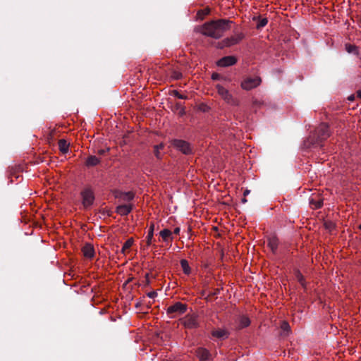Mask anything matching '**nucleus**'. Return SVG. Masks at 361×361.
I'll list each match as a JSON object with an SVG mask.
<instances>
[{"label":"nucleus","instance_id":"46","mask_svg":"<svg viewBox=\"0 0 361 361\" xmlns=\"http://www.w3.org/2000/svg\"><path fill=\"white\" fill-rule=\"evenodd\" d=\"M242 202H244V203L247 202V200H246V198H245V196H244V197L242 199Z\"/></svg>","mask_w":361,"mask_h":361},{"label":"nucleus","instance_id":"10","mask_svg":"<svg viewBox=\"0 0 361 361\" xmlns=\"http://www.w3.org/2000/svg\"><path fill=\"white\" fill-rule=\"evenodd\" d=\"M237 61V58L234 56H224L216 62V65L219 67H227L235 65Z\"/></svg>","mask_w":361,"mask_h":361},{"label":"nucleus","instance_id":"34","mask_svg":"<svg viewBox=\"0 0 361 361\" xmlns=\"http://www.w3.org/2000/svg\"><path fill=\"white\" fill-rule=\"evenodd\" d=\"M159 148H163V145H155L154 146V154L155 156L159 158Z\"/></svg>","mask_w":361,"mask_h":361},{"label":"nucleus","instance_id":"5","mask_svg":"<svg viewBox=\"0 0 361 361\" xmlns=\"http://www.w3.org/2000/svg\"><path fill=\"white\" fill-rule=\"evenodd\" d=\"M181 324L186 329H197L199 327L198 315L196 314H188L181 320Z\"/></svg>","mask_w":361,"mask_h":361},{"label":"nucleus","instance_id":"29","mask_svg":"<svg viewBox=\"0 0 361 361\" xmlns=\"http://www.w3.org/2000/svg\"><path fill=\"white\" fill-rule=\"evenodd\" d=\"M176 109L179 110L178 115L179 116H183L185 114V109L183 106L180 105V103L176 104Z\"/></svg>","mask_w":361,"mask_h":361},{"label":"nucleus","instance_id":"33","mask_svg":"<svg viewBox=\"0 0 361 361\" xmlns=\"http://www.w3.org/2000/svg\"><path fill=\"white\" fill-rule=\"evenodd\" d=\"M268 23V20L267 18H262L259 24L257 25V28L265 26Z\"/></svg>","mask_w":361,"mask_h":361},{"label":"nucleus","instance_id":"31","mask_svg":"<svg viewBox=\"0 0 361 361\" xmlns=\"http://www.w3.org/2000/svg\"><path fill=\"white\" fill-rule=\"evenodd\" d=\"M173 95L178 99H187V96L181 94L178 90H173Z\"/></svg>","mask_w":361,"mask_h":361},{"label":"nucleus","instance_id":"4","mask_svg":"<svg viewBox=\"0 0 361 361\" xmlns=\"http://www.w3.org/2000/svg\"><path fill=\"white\" fill-rule=\"evenodd\" d=\"M216 89L217 90L218 94L225 102L233 106H238L239 101L236 98H234L227 89L219 84L216 85Z\"/></svg>","mask_w":361,"mask_h":361},{"label":"nucleus","instance_id":"27","mask_svg":"<svg viewBox=\"0 0 361 361\" xmlns=\"http://www.w3.org/2000/svg\"><path fill=\"white\" fill-rule=\"evenodd\" d=\"M324 226L326 230L329 231H333L335 228V224L331 221H326L324 223Z\"/></svg>","mask_w":361,"mask_h":361},{"label":"nucleus","instance_id":"16","mask_svg":"<svg viewBox=\"0 0 361 361\" xmlns=\"http://www.w3.org/2000/svg\"><path fill=\"white\" fill-rule=\"evenodd\" d=\"M279 245V239L276 236L271 237L268 239V246L270 247L273 253H275Z\"/></svg>","mask_w":361,"mask_h":361},{"label":"nucleus","instance_id":"42","mask_svg":"<svg viewBox=\"0 0 361 361\" xmlns=\"http://www.w3.org/2000/svg\"><path fill=\"white\" fill-rule=\"evenodd\" d=\"M357 97L361 99V90L357 92Z\"/></svg>","mask_w":361,"mask_h":361},{"label":"nucleus","instance_id":"2","mask_svg":"<svg viewBox=\"0 0 361 361\" xmlns=\"http://www.w3.org/2000/svg\"><path fill=\"white\" fill-rule=\"evenodd\" d=\"M331 135L329 126L326 123H322L310 135L305 142V145L310 147L314 145H321Z\"/></svg>","mask_w":361,"mask_h":361},{"label":"nucleus","instance_id":"35","mask_svg":"<svg viewBox=\"0 0 361 361\" xmlns=\"http://www.w3.org/2000/svg\"><path fill=\"white\" fill-rule=\"evenodd\" d=\"M210 12L209 8H205L204 10H200L197 12V15L200 16V14H202L204 16L208 15Z\"/></svg>","mask_w":361,"mask_h":361},{"label":"nucleus","instance_id":"43","mask_svg":"<svg viewBox=\"0 0 361 361\" xmlns=\"http://www.w3.org/2000/svg\"><path fill=\"white\" fill-rule=\"evenodd\" d=\"M250 193V190H245L243 192V195L245 197L246 195H247L248 194Z\"/></svg>","mask_w":361,"mask_h":361},{"label":"nucleus","instance_id":"20","mask_svg":"<svg viewBox=\"0 0 361 361\" xmlns=\"http://www.w3.org/2000/svg\"><path fill=\"white\" fill-rule=\"evenodd\" d=\"M58 144L59 150L62 154H66L68 152L69 143L66 140H59Z\"/></svg>","mask_w":361,"mask_h":361},{"label":"nucleus","instance_id":"11","mask_svg":"<svg viewBox=\"0 0 361 361\" xmlns=\"http://www.w3.org/2000/svg\"><path fill=\"white\" fill-rule=\"evenodd\" d=\"M195 353L200 361H207L211 359V353L207 349L204 348H197L195 350Z\"/></svg>","mask_w":361,"mask_h":361},{"label":"nucleus","instance_id":"44","mask_svg":"<svg viewBox=\"0 0 361 361\" xmlns=\"http://www.w3.org/2000/svg\"><path fill=\"white\" fill-rule=\"evenodd\" d=\"M348 99L350 100V101H353L355 99V96L354 95H350L348 97Z\"/></svg>","mask_w":361,"mask_h":361},{"label":"nucleus","instance_id":"7","mask_svg":"<svg viewBox=\"0 0 361 361\" xmlns=\"http://www.w3.org/2000/svg\"><path fill=\"white\" fill-rule=\"evenodd\" d=\"M82 203L85 208L90 207L94 201V195L92 190L90 188L84 189L81 192Z\"/></svg>","mask_w":361,"mask_h":361},{"label":"nucleus","instance_id":"30","mask_svg":"<svg viewBox=\"0 0 361 361\" xmlns=\"http://www.w3.org/2000/svg\"><path fill=\"white\" fill-rule=\"evenodd\" d=\"M281 328L282 330H283L284 331H289L290 329V325L289 324L286 322V321H283L281 322Z\"/></svg>","mask_w":361,"mask_h":361},{"label":"nucleus","instance_id":"22","mask_svg":"<svg viewBox=\"0 0 361 361\" xmlns=\"http://www.w3.org/2000/svg\"><path fill=\"white\" fill-rule=\"evenodd\" d=\"M180 266H181V268H182L184 274H185L187 275L190 274L191 269H190L189 264L186 259L180 260Z\"/></svg>","mask_w":361,"mask_h":361},{"label":"nucleus","instance_id":"25","mask_svg":"<svg viewBox=\"0 0 361 361\" xmlns=\"http://www.w3.org/2000/svg\"><path fill=\"white\" fill-rule=\"evenodd\" d=\"M310 204L313 209H316L322 207L323 201L322 200H314L312 199L310 201Z\"/></svg>","mask_w":361,"mask_h":361},{"label":"nucleus","instance_id":"32","mask_svg":"<svg viewBox=\"0 0 361 361\" xmlns=\"http://www.w3.org/2000/svg\"><path fill=\"white\" fill-rule=\"evenodd\" d=\"M219 292V289L216 288L214 290V292H211L208 294V295L206 297V300H209L212 297L214 296L215 295H216Z\"/></svg>","mask_w":361,"mask_h":361},{"label":"nucleus","instance_id":"13","mask_svg":"<svg viewBox=\"0 0 361 361\" xmlns=\"http://www.w3.org/2000/svg\"><path fill=\"white\" fill-rule=\"evenodd\" d=\"M82 252L84 257H85L86 258L92 259L94 256V247L90 243H87L82 247Z\"/></svg>","mask_w":361,"mask_h":361},{"label":"nucleus","instance_id":"28","mask_svg":"<svg viewBox=\"0 0 361 361\" xmlns=\"http://www.w3.org/2000/svg\"><path fill=\"white\" fill-rule=\"evenodd\" d=\"M171 77L174 80H180V78H182L183 75L180 71H173L171 72Z\"/></svg>","mask_w":361,"mask_h":361},{"label":"nucleus","instance_id":"26","mask_svg":"<svg viewBox=\"0 0 361 361\" xmlns=\"http://www.w3.org/2000/svg\"><path fill=\"white\" fill-rule=\"evenodd\" d=\"M250 321L248 317H243L240 320V325L241 328L247 327L250 325Z\"/></svg>","mask_w":361,"mask_h":361},{"label":"nucleus","instance_id":"39","mask_svg":"<svg viewBox=\"0 0 361 361\" xmlns=\"http://www.w3.org/2000/svg\"><path fill=\"white\" fill-rule=\"evenodd\" d=\"M219 77V75L218 73H213L212 75V78L213 80H217Z\"/></svg>","mask_w":361,"mask_h":361},{"label":"nucleus","instance_id":"3","mask_svg":"<svg viewBox=\"0 0 361 361\" xmlns=\"http://www.w3.org/2000/svg\"><path fill=\"white\" fill-rule=\"evenodd\" d=\"M245 35L243 32H235L233 35L218 42L216 44V47L220 49L231 47L232 46L240 44L245 39Z\"/></svg>","mask_w":361,"mask_h":361},{"label":"nucleus","instance_id":"15","mask_svg":"<svg viewBox=\"0 0 361 361\" xmlns=\"http://www.w3.org/2000/svg\"><path fill=\"white\" fill-rule=\"evenodd\" d=\"M212 336L217 338H227L228 336V331L224 329H216L212 331Z\"/></svg>","mask_w":361,"mask_h":361},{"label":"nucleus","instance_id":"47","mask_svg":"<svg viewBox=\"0 0 361 361\" xmlns=\"http://www.w3.org/2000/svg\"><path fill=\"white\" fill-rule=\"evenodd\" d=\"M202 295H204V291L202 293Z\"/></svg>","mask_w":361,"mask_h":361},{"label":"nucleus","instance_id":"6","mask_svg":"<svg viewBox=\"0 0 361 361\" xmlns=\"http://www.w3.org/2000/svg\"><path fill=\"white\" fill-rule=\"evenodd\" d=\"M187 310V305L183 304L180 302H176L173 305L169 306L166 312L168 314L171 315V317H174L176 315H180L185 313Z\"/></svg>","mask_w":361,"mask_h":361},{"label":"nucleus","instance_id":"36","mask_svg":"<svg viewBox=\"0 0 361 361\" xmlns=\"http://www.w3.org/2000/svg\"><path fill=\"white\" fill-rule=\"evenodd\" d=\"M147 295L149 297V298H154L155 297H157V291H151V292H149Z\"/></svg>","mask_w":361,"mask_h":361},{"label":"nucleus","instance_id":"49","mask_svg":"<svg viewBox=\"0 0 361 361\" xmlns=\"http://www.w3.org/2000/svg\"><path fill=\"white\" fill-rule=\"evenodd\" d=\"M360 23H361V18H360Z\"/></svg>","mask_w":361,"mask_h":361},{"label":"nucleus","instance_id":"37","mask_svg":"<svg viewBox=\"0 0 361 361\" xmlns=\"http://www.w3.org/2000/svg\"><path fill=\"white\" fill-rule=\"evenodd\" d=\"M109 151V148H107L106 149H100L98 151V154H104L106 152H108Z\"/></svg>","mask_w":361,"mask_h":361},{"label":"nucleus","instance_id":"19","mask_svg":"<svg viewBox=\"0 0 361 361\" xmlns=\"http://www.w3.org/2000/svg\"><path fill=\"white\" fill-rule=\"evenodd\" d=\"M100 162V159L96 156H89L86 161L85 165L88 167L97 166Z\"/></svg>","mask_w":361,"mask_h":361},{"label":"nucleus","instance_id":"48","mask_svg":"<svg viewBox=\"0 0 361 361\" xmlns=\"http://www.w3.org/2000/svg\"><path fill=\"white\" fill-rule=\"evenodd\" d=\"M359 229L361 230V224L359 226Z\"/></svg>","mask_w":361,"mask_h":361},{"label":"nucleus","instance_id":"18","mask_svg":"<svg viewBox=\"0 0 361 361\" xmlns=\"http://www.w3.org/2000/svg\"><path fill=\"white\" fill-rule=\"evenodd\" d=\"M154 223L151 222L149 228V231H148V234L147 236L146 245L147 247L152 245V241L153 236H154Z\"/></svg>","mask_w":361,"mask_h":361},{"label":"nucleus","instance_id":"23","mask_svg":"<svg viewBox=\"0 0 361 361\" xmlns=\"http://www.w3.org/2000/svg\"><path fill=\"white\" fill-rule=\"evenodd\" d=\"M345 50L348 53H354L355 55H359V51L357 46L351 44H345Z\"/></svg>","mask_w":361,"mask_h":361},{"label":"nucleus","instance_id":"14","mask_svg":"<svg viewBox=\"0 0 361 361\" xmlns=\"http://www.w3.org/2000/svg\"><path fill=\"white\" fill-rule=\"evenodd\" d=\"M133 210L132 204H123L116 207V212L121 216H126Z\"/></svg>","mask_w":361,"mask_h":361},{"label":"nucleus","instance_id":"24","mask_svg":"<svg viewBox=\"0 0 361 361\" xmlns=\"http://www.w3.org/2000/svg\"><path fill=\"white\" fill-rule=\"evenodd\" d=\"M133 244V238H130L128 239L123 244L121 252L126 254V251L128 250Z\"/></svg>","mask_w":361,"mask_h":361},{"label":"nucleus","instance_id":"45","mask_svg":"<svg viewBox=\"0 0 361 361\" xmlns=\"http://www.w3.org/2000/svg\"><path fill=\"white\" fill-rule=\"evenodd\" d=\"M11 176H14V173H13L12 171H11ZM11 182H13V180L12 179V177H11Z\"/></svg>","mask_w":361,"mask_h":361},{"label":"nucleus","instance_id":"38","mask_svg":"<svg viewBox=\"0 0 361 361\" xmlns=\"http://www.w3.org/2000/svg\"><path fill=\"white\" fill-rule=\"evenodd\" d=\"M150 283L149 279V274H146L145 275V285L148 286Z\"/></svg>","mask_w":361,"mask_h":361},{"label":"nucleus","instance_id":"41","mask_svg":"<svg viewBox=\"0 0 361 361\" xmlns=\"http://www.w3.org/2000/svg\"><path fill=\"white\" fill-rule=\"evenodd\" d=\"M179 232H180V228H178V227H176V228L174 229V231H173V233H175V234H178V233H179Z\"/></svg>","mask_w":361,"mask_h":361},{"label":"nucleus","instance_id":"21","mask_svg":"<svg viewBox=\"0 0 361 361\" xmlns=\"http://www.w3.org/2000/svg\"><path fill=\"white\" fill-rule=\"evenodd\" d=\"M295 276L296 278V279L298 280V281L301 284V286L303 287V288H306V283H305V279L303 276V275L302 274V273L298 270V269H296L295 270Z\"/></svg>","mask_w":361,"mask_h":361},{"label":"nucleus","instance_id":"17","mask_svg":"<svg viewBox=\"0 0 361 361\" xmlns=\"http://www.w3.org/2000/svg\"><path fill=\"white\" fill-rule=\"evenodd\" d=\"M160 236L162 238V240L164 242H167L169 240L172 241L173 237H172V232L167 228H164L161 230L159 233Z\"/></svg>","mask_w":361,"mask_h":361},{"label":"nucleus","instance_id":"8","mask_svg":"<svg viewBox=\"0 0 361 361\" xmlns=\"http://www.w3.org/2000/svg\"><path fill=\"white\" fill-rule=\"evenodd\" d=\"M261 82L262 79L259 76L255 78H246L241 82L240 87L245 90H250L258 87Z\"/></svg>","mask_w":361,"mask_h":361},{"label":"nucleus","instance_id":"50","mask_svg":"<svg viewBox=\"0 0 361 361\" xmlns=\"http://www.w3.org/2000/svg\"><path fill=\"white\" fill-rule=\"evenodd\" d=\"M360 59H361V58H360Z\"/></svg>","mask_w":361,"mask_h":361},{"label":"nucleus","instance_id":"40","mask_svg":"<svg viewBox=\"0 0 361 361\" xmlns=\"http://www.w3.org/2000/svg\"><path fill=\"white\" fill-rule=\"evenodd\" d=\"M252 103L254 105L260 106L262 103L257 99H253Z\"/></svg>","mask_w":361,"mask_h":361},{"label":"nucleus","instance_id":"9","mask_svg":"<svg viewBox=\"0 0 361 361\" xmlns=\"http://www.w3.org/2000/svg\"><path fill=\"white\" fill-rule=\"evenodd\" d=\"M171 144L174 147L185 154L192 153V148L190 143L185 140L175 139L172 140Z\"/></svg>","mask_w":361,"mask_h":361},{"label":"nucleus","instance_id":"12","mask_svg":"<svg viewBox=\"0 0 361 361\" xmlns=\"http://www.w3.org/2000/svg\"><path fill=\"white\" fill-rule=\"evenodd\" d=\"M114 196L116 198L121 199L124 201H130L133 200L135 197V193L133 192H121L119 190H116L114 192Z\"/></svg>","mask_w":361,"mask_h":361},{"label":"nucleus","instance_id":"1","mask_svg":"<svg viewBox=\"0 0 361 361\" xmlns=\"http://www.w3.org/2000/svg\"><path fill=\"white\" fill-rule=\"evenodd\" d=\"M232 23L231 20L227 19L211 20L197 27L195 31L207 37L219 39L231 29Z\"/></svg>","mask_w":361,"mask_h":361}]
</instances>
